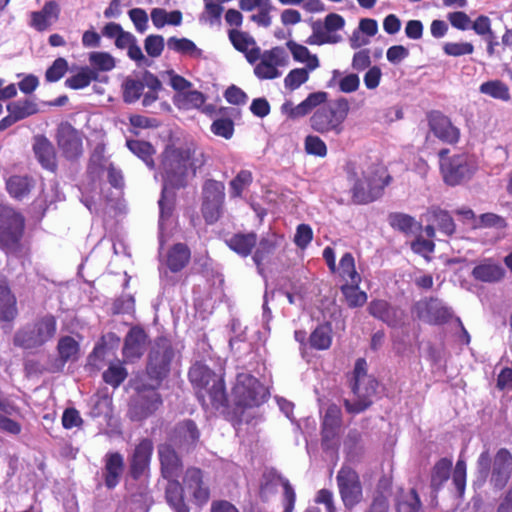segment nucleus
<instances>
[{"label":"nucleus","instance_id":"36","mask_svg":"<svg viewBox=\"0 0 512 512\" xmlns=\"http://www.w3.org/2000/svg\"><path fill=\"white\" fill-rule=\"evenodd\" d=\"M452 469V460L448 458H441L438 460L431 473L430 486L434 493H438L444 484L450 478Z\"/></svg>","mask_w":512,"mask_h":512},{"label":"nucleus","instance_id":"8","mask_svg":"<svg viewBox=\"0 0 512 512\" xmlns=\"http://www.w3.org/2000/svg\"><path fill=\"white\" fill-rule=\"evenodd\" d=\"M174 357L175 351L169 340L166 338L155 340L148 353L146 373L156 387H160L163 380L169 375Z\"/></svg>","mask_w":512,"mask_h":512},{"label":"nucleus","instance_id":"27","mask_svg":"<svg viewBox=\"0 0 512 512\" xmlns=\"http://www.w3.org/2000/svg\"><path fill=\"white\" fill-rule=\"evenodd\" d=\"M59 14V4L54 0L47 1L40 11L31 13V26L37 31H45L51 26L52 22L58 20Z\"/></svg>","mask_w":512,"mask_h":512},{"label":"nucleus","instance_id":"50","mask_svg":"<svg viewBox=\"0 0 512 512\" xmlns=\"http://www.w3.org/2000/svg\"><path fill=\"white\" fill-rule=\"evenodd\" d=\"M224 184L214 179H208L202 187L203 201L223 202L224 201Z\"/></svg>","mask_w":512,"mask_h":512},{"label":"nucleus","instance_id":"33","mask_svg":"<svg viewBox=\"0 0 512 512\" xmlns=\"http://www.w3.org/2000/svg\"><path fill=\"white\" fill-rule=\"evenodd\" d=\"M190 256L191 252L186 244L176 243L167 253L166 265L171 272H179L188 264Z\"/></svg>","mask_w":512,"mask_h":512},{"label":"nucleus","instance_id":"37","mask_svg":"<svg viewBox=\"0 0 512 512\" xmlns=\"http://www.w3.org/2000/svg\"><path fill=\"white\" fill-rule=\"evenodd\" d=\"M167 47L169 50L191 58L199 59L203 57V50L198 48L192 40L185 37L172 36L168 38Z\"/></svg>","mask_w":512,"mask_h":512},{"label":"nucleus","instance_id":"11","mask_svg":"<svg viewBox=\"0 0 512 512\" xmlns=\"http://www.w3.org/2000/svg\"><path fill=\"white\" fill-rule=\"evenodd\" d=\"M354 381L351 385L353 393L357 396L354 401L345 400L344 406L348 413L359 414L372 405L371 396L376 393L378 382L375 379H368V386L362 391L361 381L367 374V363L364 358H359L354 366Z\"/></svg>","mask_w":512,"mask_h":512},{"label":"nucleus","instance_id":"48","mask_svg":"<svg viewBox=\"0 0 512 512\" xmlns=\"http://www.w3.org/2000/svg\"><path fill=\"white\" fill-rule=\"evenodd\" d=\"M123 101L126 104H133L143 95L144 84L139 79L128 77L122 85Z\"/></svg>","mask_w":512,"mask_h":512},{"label":"nucleus","instance_id":"4","mask_svg":"<svg viewBox=\"0 0 512 512\" xmlns=\"http://www.w3.org/2000/svg\"><path fill=\"white\" fill-rule=\"evenodd\" d=\"M512 474V454L506 448H500L493 460L489 449L483 450L477 459L476 483L483 485L489 478L494 490H502Z\"/></svg>","mask_w":512,"mask_h":512},{"label":"nucleus","instance_id":"23","mask_svg":"<svg viewBox=\"0 0 512 512\" xmlns=\"http://www.w3.org/2000/svg\"><path fill=\"white\" fill-rule=\"evenodd\" d=\"M102 478L107 489L112 490L121 481L125 461L120 452H107L103 458Z\"/></svg>","mask_w":512,"mask_h":512},{"label":"nucleus","instance_id":"40","mask_svg":"<svg viewBox=\"0 0 512 512\" xmlns=\"http://www.w3.org/2000/svg\"><path fill=\"white\" fill-rule=\"evenodd\" d=\"M98 79L99 73L96 70L84 66L81 67L76 74L65 80V86L73 90L84 89L88 87L92 81H97Z\"/></svg>","mask_w":512,"mask_h":512},{"label":"nucleus","instance_id":"42","mask_svg":"<svg viewBox=\"0 0 512 512\" xmlns=\"http://www.w3.org/2000/svg\"><path fill=\"white\" fill-rule=\"evenodd\" d=\"M360 283H346L340 287L341 293L345 297L349 308L362 307L368 299L367 293L360 290Z\"/></svg>","mask_w":512,"mask_h":512},{"label":"nucleus","instance_id":"41","mask_svg":"<svg viewBox=\"0 0 512 512\" xmlns=\"http://www.w3.org/2000/svg\"><path fill=\"white\" fill-rule=\"evenodd\" d=\"M17 314L15 296L8 287H0V321L11 322Z\"/></svg>","mask_w":512,"mask_h":512},{"label":"nucleus","instance_id":"21","mask_svg":"<svg viewBox=\"0 0 512 512\" xmlns=\"http://www.w3.org/2000/svg\"><path fill=\"white\" fill-rule=\"evenodd\" d=\"M147 339L145 330L139 326H134L128 331L122 349L123 357L127 362L134 363L143 356Z\"/></svg>","mask_w":512,"mask_h":512},{"label":"nucleus","instance_id":"60","mask_svg":"<svg viewBox=\"0 0 512 512\" xmlns=\"http://www.w3.org/2000/svg\"><path fill=\"white\" fill-rule=\"evenodd\" d=\"M68 70V62L65 58L55 59L51 66L45 72L47 82L53 83L59 81Z\"/></svg>","mask_w":512,"mask_h":512},{"label":"nucleus","instance_id":"38","mask_svg":"<svg viewBox=\"0 0 512 512\" xmlns=\"http://www.w3.org/2000/svg\"><path fill=\"white\" fill-rule=\"evenodd\" d=\"M80 351V344L71 336H62L57 344V352L59 355L60 367L69 361H75L78 359Z\"/></svg>","mask_w":512,"mask_h":512},{"label":"nucleus","instance_id":"57","mask_svg":"<svg viewBox=\"0 0 512 512\" xmlns=\"http://www.w3.org/2000/svg\"><path fill=\"white\" fill-rule=\"evenodd\" d=\"M253 181V176L249 170H241L230 182L231 193L234 197H240L244 189Z\"/></svg>","mask_w":512,"mask_h":512},{"label":"nucleus","instance_id":"44","mask_svg":"<svg viewBox=\"0 0 512 512\" xmlns=\"http://www.w3.org/2000/svg\"><path fill=\"white\" fill-rule=\"evenodd\" d=\"M6 109L10 114H13L14 118L18 121L32 116L39 111L37 104L30 99L10 102L7 104Z\"/></svg>","mask_w":512,"mask_h":512},{"label":"nucleus","instance_id":"46","mask_svg":"<svg viewBox=\"0 0 512 512\" xmlns=\"http://www.w3.org/2000/svg\"><path fill=\"white\" fill-rule=\"evenodd\" d=\"M479 91L494 99L502 101L510 100L509 87L500 80H490L482 83L479 87Z\"/></svg>","mask_w":512,"mask_h":512},{"label":"nucleus","instance_id":"22","mask_svg":"<svg viewBox=\"0 0 512 512\" xmlns=\"http://www.w3.org/2000/svg\"><path fill=\"white\" fill-rule=\"evenodd\" d=\"M162 477L166 480L178 479L182 473V460L171 444L163 443L157 448Z\"/></svg>","mask_w":512,"mask_h":512},{"label":"nucleus","instance_id":"64","mask_svg":"<svg viewBox=\"0 0 512 512\" xmlns=\"http://www.w3.org/2000/svg\"><path fill=\"white\" fill-rule=\"evenodd\" d=\"M422 507L420 497L416 489H411L407 497L399 503L402 512H419Z\"/></svg>","mask_w":512,"mask_h":512},{"label":"nucleus","instance_id":"3","mask_svg":"<svg viewBox=\"0 0 512 512\" xmlns=\"http://www.w3.org/2000/svg\"><path fill=\"white\" fill-rule=\"evenodd\" d=\"M345 171L351 184L352 201L358 205L368 204L380 198L390 180V176L383 179L374 169L359 171L352 161L347 162Z\"/></svg>","mask_w":512,"mask_h":512},{"label":"nucleus","instance_id":"45","mask_svg":"<svg viewBox=\"0 0 512 512\" xmlns=\"http://www.w3.org/2000/svg\"><path fill=\"white\" fill-rule=\"evenodd\" d=\"M205 96L197 90H190L177 94L174 97V104L182 109L199 108L205 103Z\"/></svg>","mask_w":512,"mask_h":512},{"label":"nucleus","instance_id":"52","mask_svg":"<svg viewBox=\"0 0 512 512\" xmlns=\"http://www.w3.org/2000/svg\"><path fill=\"white\" fill-rule=\"evenodd\" d=\"M89 62L92 69L98 71H111L115 68L114 57L108 52L95 51L89 54Z\"/></svg>","mask_w":512,"mask_h":512},{"label":"nucleus","instance_id":"14","mask_svg":"<svg viewBox=\"0 0 512 512\" xmlns=\"http://www.w3.org/2000/svg\"><path fill=\"white\" fill-rule=\"evenodd\" d=\"M155 384L143 385L129 406V416L133 421H143L153 415L162 405V397Z\"/></svg>","mask_w":512,"mask_h":512},{"label":"nucleus","instance_id":"9","mask_svg":"<svg viewBox=\"0 0 512 512\" xmlns=\"http://www.w3.org/2000/svg\"><path fill=\"white\" fill-rule=\"evenodd\" d=\"M25 220L14 209L0 205V248L8 253L20 250Z\"/></svg>","mask_w":512,"mask_h":512},{"label":"nucleus","instance_id":"17","mask_svg":"<svg viewBox=\"0 0 512 512\" xmlns=\"http://www.w3.org/2000/svg\"><path fill=\"white\" fill-rule=\"evenodd\" d=\"M56 140L65 159L72 161L78 159L82 155V136L70 123L63 122L58 126Z\"/></svg>","mask_w":512,"mask_h":512},{"label":"nucleus","instance_id":"30","mask_svg":"<svg viewBox=\"0 0 512 512\" xmlns=\"http://www.w3.org/2000/svg\"><path fill=\"white\" fill-rule=\"evenodd\" d=\"M257 240V234L254 232L235 233L230 238L226 239V244L241 257H247L256 246Z\"/></svg>","mask_w":512,"mask_h":512},{"label":"nucleus","instance_id":"63","mask_svg":"<svg viewBox=\"0 0 512 512\" xmlns=\"http://www.w3.org/2000/svg\"><path fill=\"white\" fill-rule=\"evenodd\" d=\"M111 401L108 397H96L92 400V405L89 411V415L92 418H99L101 416H107L110 412Z\"/></svg>","mask_w":512,"mask_h":512},{"label":"nucleus","instance_id":"2","mask_svg":"<svg viewBox=\"0 0 512 512\" xmlns=\"http://www.w3.org/2000/svg\"><path fill=\"white\" fill-rule=\"evenodd\" d=\"M188 377L192 385L198 389L197 398L202 406L209 404L219 409L228 406V394L222 375L216 374L208 366L202 363H195L188 372Z\"/></svg>","mask_w":512,"mask_h":512},{"label":"nucleus","instance_id":"20","mask_svg":"<svg viewBox=\"0 0 512 512\" xmlns=\"http://www.w3.org/2000/svg\"><path fill=\"white\" fill-rule=\"evenodd\" d=\"M328 99V93L317 91L310 93L301 103L294 106L291 101H286L281 106V112L288 118L295 120L308 115L314 108L324 104Z\"/></svg>","mask_w":512,"mask_h":512},{"label":"nucleus","instance_id":"26","mask_svg":"<svg viewBox=\"0 0 512 512\" xmlns=\"http://www.w3.org/2000/svg\"><path fill=\"white\" fill-rule=\"evenodd\" d=\"M200 438V431L191 419L178 422L170 436V440L180 448L187 451L194 448Z\"/></svg>","mask_w":512,"mask_h":512},{"label":"nucleus","instance_id":"31","mask_svg":"<svg viewBox=\"0 0 512 512\" xmlns=\"http://www.w3.org/2000/svg\"><path fill=\"white\" fill-rule=\"evenodd\" d=\"M333 339V329L330 322L318 324L308 338L310 348L318 351L328 350Z\"/></svg>","mask_w":512,"mask_h":512},{"label":"nucleus","instance_id":"7","mask_svg":"<svg viewBox=\"0 0 512 512\" xmlns=\"http://www.w3.org/2000/svg\"><path fill=\"white\" fill-rule=\"evenodd\" d=\"M449 149L438 152L440 172L444 182L456 186L471 179L476 171V165L468 154L461 153L448 156Z\"/></svg>","mask_w":512,"mask_h":512},{"label":"nucleus","instance_id":"58","mask_svg":"<svg viewBox=\"0 0 512 512\" xmlns=\"http://www.w3.org/2000/svg\"><path fill=\"white\" fill-rule=\"evenodd\" d=\"M452 481L455 486L457 495L459 498H462L465 493L466 488V462L462 459H458L456 462Z\"/></svg>","mask_w":512,"mask_h":512},{"label":"nucleus","instance_id":"28","mask_svg":"<svg viewBox=\"0 0 512 512\" xmlns=\"http://www.w3.org/2000/svg\"><path fill=\"white\" fill-rule=\"evenodd\" d=\"M471 274L475 280L496 283L504 278L505 270L500 264L494 263L492 260H485L476 265Z\"/></svg>","mask_w":512,"mask_h":512},{"label":"nucleus","instance_id":"16","mask_svg":"<svg viewBox=\"0 0 512 512\" xmlns=\"http://www.w3.org/2000/svg\"><path fill=\"white\" fill-rule=\"evenodd\" d=\"M413 311L419 320L432 325H442L453 317V310L437 298L419 301Z\"/></svg>","mask_w":512,"mask_h":512},{"label":"nucleus","instance_id":"29","mask_svg":"<svg viewBox=\"0 0 512 512\" xmlns=\"http://www.w3.org/2000/svg\"><path fill=\"white\" fill-rule=\"evenodd\" d=\"M165 499L174 512H190L184 497V488L178 479L167 480Z\"/></svg>","mask_w":512,"mask_h":512},{"label":"nucleus","instance_id":"24","mask_svg":"<svg viewBox=\"0 0 512 512\" xmlns=\"http://www.w3.org/2000/svg\"><path fill=\"white\" fill-rule=\"evenodd\" d=\"M32 150L41 167L50 172L58 168L56 150L52 142L42 134L33 138Z\"/></svg>","mask_w":512,"mask_h":512},{"label":"nucleus","instance_id":"54","mask_svg":"<svg viewBox=\"0 0 512 512\" xmlns=\"http://www.w3.org/2000/svg\"><path fill=\"white\" fill-rule=\"evenodd\" d=\"M304 149L308 155L324 158L327 155L326 143L316 135H307L304 139Z\"/></svg>","mask_w":512,"mask_h":512},{"label":"nucleus","instance_id":"13","mask_svg":"<svg viewBox=\"0 0 512 512\" xmlns=\"http://www.w3.org/2000/svg\"><path fill=\"white\" fill-rule=\"evenodd\" d=\"M336 482L343 505L353 509L363 499V488L359 474L349 466H342L337 473Z\"/></svg>","mask_w":512,"mask_h":512},{"label":"nucleus","instance_id":"5","mask_svg":"<svg viewBox=\"0 0 512 512\" xmlns=\"http://www.w3.org/2000/svg\"><path fill=\"white\" fill-rule=\"evenodd\" d=\"M56 331V317L46 314L20 327L14 334L13 344L24 350H37L50 342Z\"/></svg>","mask_w":512,"mask_h":512},{"label":"nucleus","instance_id":"39","mask_svg":"<svg viewBox=\"0 0 512 512\" xmlns=\"http://www.w3.org/2000/svg\"><path fill=\"white\" fill-rule=\"evenodd\" d=\"M287 48L291 52L293 59L299 63H306L308 70L313 71L319 67V60L317 55L311 54L309 49L293 40L286 43Z\"/></svg>","mask_w":512,"mask_h":512},{"label":"nucleus","instance_id":"18","mask_svg":"<svg viewBox=\"0 0 512 512\" xmlns=\"http://www.w3.org/2000/svg\"><path fill=\"white\" fill-rule=\"evenodd\" d=\"M368 313L391 328L399 327L404 322V311L384 299H373L367 306Z\"/></svg>","mask_w":512,"mask_h":512},{"label":"nucleus","instance_id":"19","mask_svg":"<svg viewBox=\"0 0 512 512\" xmlns=\"http://www.w3.org/2000/svg\"><path fill=\"white\" fill-rule=\"evenodd\" d=\"M428 125L432 133L441 141L448 144H455L459 141L460 130L441 112H430L428 114Z\"/></svg>","mask_w":512,"mask_h":512},{"label":"nucleus","instance_id":"34","mask_svg":"<svg viewBox=\"0 0 512 512\" xmlns=\"http://www.w3.org/2000/svg\"><path fill=\"white\" fill-rule=\"evenodd\" d=\"M126 146L131 153L141 159L150 170L155 169L153 155L156 151L150 142L138 139H128L126 141Z\"/></svg>","mask_w":512,"mask_h":512},{"label":"nucleus","instance_id":"47","mask_svg":"<svg viewBox=\"0 0 512 512\" xmlns=\"http://www.w3.org/2000/svg\"><path fill=\"white\" fill-rule=\"evenodd\" d=\"M128 372L122 363H111L103 372V381L114 387H119L127 378Z\"/></svg>","mask_w":512,"mask_h":512},{"label":"nucleus","instance_id":"51","mask_svg":"<svg viewBox=\"0 0 512 512\" xmlns=\"http://www.w3.org/2000/svg\"><path fill=\"white\" fill-rule=\"evenodd\" d=\"M339 273L343 279L350 280V283L361 282V276L356 271L355 260L351 253L346 252L339 262Z\"/></svg>","mask_w":512,"mask_h":512},{"label":"nucleus","instance_id":"12","mask_svg":"<svg viewBox=\"0 0 512 512\" xmlns=\"http://www.w3.org/2000/svg\"><path fill=\"white\" fill-rule=\"evenodd\" d=\"M345 26V19L337 13H329L324 21L316 20L311 22L312 34L306 39L308 45L336 44L342 40L336 31L342 30Z\"/></svg>","mask_w":512,"mask_h":512},{"label":"nucleus","instance_id":"49","mask_svg":"<svg viewBox=\"0 0 512 512\" xmlns=\"http://www.w3.org/2000/svg\"><path fill=\"white\" fill-rule=\"evenodd\" d=\"M388 222L393 229L405 234L412 233L417 224L414 217L400 212L390 213L388 216Z\"/></svg>","mask_w":512,"mask_h":512},{"label":"nucleus","instance_id":"15","mask_svg":"<svg viewBox=\"0 0 512 512\" xmlns=\"http://www.w3.org/2000/svg\"><path fill=\"white\" fill-rule=\"evenodd\" d=\"M154 444L150 438H142L128 456V475L135 481L150 474Z\"/></svg>","mask_w":512,"mask_h":512},{"label":"nucleus","instance_id":"56","mask_svg":"<svg viewBox=\"0 0 512 512\" xmlns=\"http://www.w3.org/2000/svg\"><path fill=\"white\" fill-rule=\"evenodd\" d=\"M308 68L292 69L284 78V85L287 89L296 90L309 79Z\"/></svg>","mask_w":512,"mask_h":512},{"label":"nucleus","instance_id":"1","mask_svg":"<svg viewBox=\"0 0 512 512\" xmlns=\"http://www.w3.org/2000/svg\"><path fill=\"white\" fill-rule=\"evenodd\" d=\"M207 162L205 153L190 146L176 147L167 145L161 154V169L163 173V186L159 205L158 240L161 251L168 237V228L172 224L176 193L186 185L187 177L191 173L196 175Z\"/></svg>","mask_w":512,"mask_h":512},{"label":"nucleus","instance_id":"62","mask_svg":"<svg viewBox=\"0 0 512 512\" xmlns=\"http://www.w3.org/2000/svg\"><path fill=\"white\" fill-rule=\"evenodd\" d=\"M165 42L161 35H148L144 41V48L146 53L152 57H159L164 50Z\"/></svg>","mask_w":512,"mask_h":512},{"label":"nucleus","instance_id":"59","mask_svg":"<svg viewBox=\"0 0 512 512\" xmlns=\"http://www.w3.org/2000/svg\"><path fill=\"white\" fill-rule=\"evenodd\" d=\"M108 339L112 343L118 344L120 342V338L113 332L107 333L102 337L101 342L97 343L93 348V351L90 353L88 360L89 363L95 365L96 360H103L107 351V346L105 340Z\"/></svg>","mask_w":512,"mask_h":512},{"label":"nucleus","instance_id":"25","mask_svg":"<svg viewBox=\"0 0 512 512\" xmlns=\"http://www.w3.org/2000/svg\"><path fill=\"white\" fill-rule=\"evenodd\" d=\"M185 488L191 492L194 502L198 506L205 505L210 499V490L203 482V474L199 468L190 467L183 476Z\"/></svg>","mask_w":512,"mask_h":512},{"label":"nucleus","instance_id":"55","mask_svg":"<svg viewBox=\"0 0 512 512\" xmlns=\"http://www.w3.org/2000/svg\"><path fill=\"white\" fill-rule=\"evenodd\" d=\"M229 39L234 46V48L244 53L248 50L252 45H255V39L247 32L231 30L229 32Z\"/></svg>","mask_w":512,"mask_h":512},{"label":"nucleus","instance_id":"6","mask_svg":"<svg viewBox=\"0 0 512 512\" xmlns=\"http://www.w3.org/2000/svg\"><path fill=\"white\" fill-rule=\"evenodd\" d=\"M349 113V102L345 98H339L334 103L318 108L310 117V127L319 134L330 132L340 135Z\"/></svg>","mask_w":512,"mask_h":512},{"label":"nucleus","instance_id":"53","mask_svg":"<svg viewBox=\"0 0 512 512\" xmlns=\"http://www.w3.org/2000/svg\"><path fill=\"white\" fill-rule=\"evenodd\" d=\"M333 409L329 408L326 412L323 424H322V432H321V445L323 450H328L330 448V442L336 436V427L338 425V421L335 418L331 417Z\"/></svg>","mask_w":512,"mask_h":512},{"label":"nucleus","instance_id":"61","mask_svg":"<svg viewBox=\"0 0 512 512\" xmlns=\"http://www.w3.org/2000/svg\"><path fill=\"white\" fill-rule=\"evenodd\" d=\"M211 131L216 136L230 139L234 134V122L229 118H218L212 122Z\"/></svg>","mask_w":512,"mask_h":512},{"label":"nucleus","instance_id":"32","mask_svg":"<svg viewBox=\"0 0 512 512\" xmlns=\"http://www.w3.org/2000/svg\"><path fill=\"white\" fill-rule=\"evenodd\" d=\"M256 250L252 256V260L255 263L258 273L264 275V264L268 263L274 254L277 243L274 237H263L255 246Z\"/></svg>","mask_w":512,"mask_h":512},{"label":"nucleus","instance_id":"43","mask_svg":"<svg viewBox=\"0 0 512 512\" xmlns=\"http://www.w3.org/2000/svg\"><path fill=\"white\" fill-rule=\"evenodd\" d=\"M32 188L30 178L27 176L14 175L6 182V189L9 195L15 199L21 200L27 196Z\"/></svg>","mask_w":512,"mask_h":512},{"label":"nucleus","instance_id":"35","mask_svg":"<svg viewBox=\"0 0 512 512\" xmlns=\"http://www.w3.org/2000/svg\"><path fill=\"white\" fill-rule=\"evenodd\" d=\"M427 221L434 223L440 232L446 236H451L456 230L452 216L448 211L439 207H432L428 210Z\"/></svg>","mask_w":512,"mask_h":512},{"label":"nucleus","instance_id":"10","mask_svg":"<svg viewBox=\"0 0 512 512\" xmlns=\"http://www.w3.org/2000/svg\"><path fill=\"white\" fill-rule=\"evenodd\" d=\"M268 390L249 373H239L232 388L234 403L239 407H257L268 398Z\"/></svg>","mask_w":512,"mask_h":512}]
</instances>
